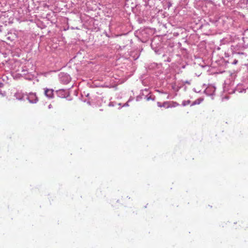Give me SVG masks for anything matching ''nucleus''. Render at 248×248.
Returning a JSON list of instances; mask_svg holds the SVG:
<instances>
[{"label":"nucleus","mask_w":248,"mask_h":248,"mask_svg":"<svg viewBox=\"0 0 248 248\" xmlns=\"http://www.w3.org/2000/svg\"><path fill=\"white\" fill-rule=\"evenodd\" d=\"M17 35L15 32H8L6 35L5 41H13L16 38Z\"/></svg>","instance_id":"f257e3e1"},{"label":"nucleus","mask_w":248,"mask_h":248,"mask_svg":"<svg viewBox=\"0 0 248 248\" xmlns=\"http://www.w3.org/2000/svg\"><path fill=\"white\" fill-rule=\"evenodd\" d=\"M28 99L30 103H34L38 101V98L35 93H30L28 96Z\"/></svg>","instance_id":"f03ea898"},{"label":"nucleus","mask_w":248,"mask_h":248,"mask_svg":"<svg viewBox=\"0 0 248 248\" xmlns=\"http://www.w3.org/2000/svg\"><path fill=\"white\" fill-rule=\"evenodd\" d=\"M52 89H46L45 91V94L46 96L49 98H52L54 95Z\"/></svg>","instance_id":"7ed1b4c3"},{"label":"nucleus","mask_w":248,"mask_h":248,"mask_svg":"<svg viewBox=\"0 0 248 248\" xmlns=\"http://www.w3.org/2000/svg\"><path fill=\"white\" fill-rule=\"evenodd\" d=\"M7 17H6L5 15H1L0 16V21L2 22L3 24L5 25H7V22H9L7 20Z\"/></svg>","instance_id":"20e7f679"},{"label":"nucleus","mask_w":248,"mask_h":248,"mask_svg":"<svg viewBox=\"0 0 248 248\" xmlns=\"http://www.w3.org/2000/svg\"><path fill=\"white\" fill-rule=\"evenodd\" d=\"M51 106L50 105L49 106V108H51V106Z\"/></svg>","instance_id":"39448f33"}]
</instances>
